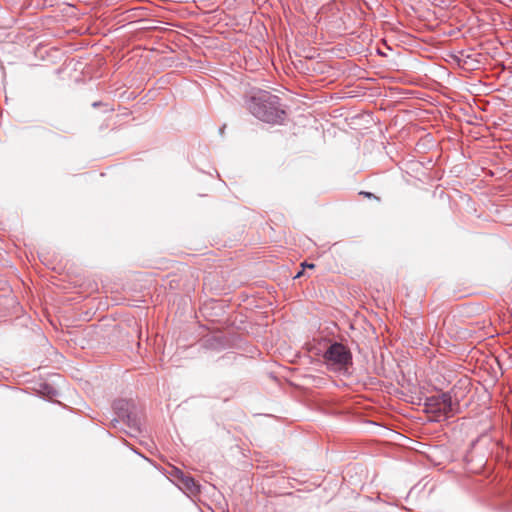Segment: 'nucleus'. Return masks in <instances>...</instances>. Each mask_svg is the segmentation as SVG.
Instances as JSON below:
<instances>
[{
	"label": "nucleus",
	"instance_id": "f03ea898",
	"mask_svg": "<svg viewBox=\"0 0 512 512\" xmlns=\"http://www.w3.org/2000/svg\"><path fill=\"white\" fill-rule=\"evenodd\" d=\"M457 406L449 393L432 395L427 397L424 403L425 411L431 414L435 421L453 416L457 412Z\"/></svg>",
	"mask_w": 512,
	"mask_h": 512
},
{
	"label": "nucleus",
	"instance_id": "f257e3e1",
	"mask_svg": "<svg viewBox=\"0 0 512 512\" xmlns=\"http://www.w3.org/2000/svg\"><path fill=\"white\" fill-rule=\"evenodd\" d=\"M249 110L258 119L267 123H281L285 116L280 98L268 91H259L252 96Z\"/></svg>",
	"mask_w": 512,
	"mask_h": 512
},
{
	"label": "nucleus",
	"instance_id": "20e7f679",
	"mask_svg": "<svg viewBox=\"0 0 512 512\" xmlns=\"http://www.w3.org/2000/svg\"><path fill=\"white\" fill-rule=\"evenodd\" d=\"M181 483L184 485V487L189 490L190 492H196L198 490V486L193 478L189 476H184L181 480Z\"/></svg>",
	"mask_w": 512,
	"mask_h": 512
},
{
	"label": "nucleus",
	"instance_id": "0eeeda50",
	"mask_svg": "<svg viewBox=\"0 0 512 512\" xmlns=\"http://www.w3.org/2000/svg\"><path fill=\"white\" fill-rule=\"evenodd\" d=\"M301 266L303 269H305V268L314 269L315 268V265L313 263H307V262H303L301 264Z\"/></svg>",
	"mask_w": 512,
	"mask_h": 512
},
{
	"label": "nucleus",
	"instance_id": "6e6552de",
	"mask_svg": "<svg viewBox=\"0 0 512 512\" xmlns=\"http://www.w3.org/2000/svg\"><path fill=\"white\" fill-rule=\"evenodd\" d=\"M302 275H303V270H302V271H300V272H298V273H297V275L295 276V278H299V277H301Z\"/></svg>",
	"mask_w": 512,
	"mask_h": 512
},
{
	"label": "nucleus",
	"instance_id": "39448f33",
	"mask_svg": "<svg viewBox=\"0 0 512 512\" xmlns=\"http://www.w3.org/2000/svg\"><path fill=\"white\" fill-rule=\"evenodd\" d=\"M172 475L175 476L176 478L180 479V481L185 476L184 473L181 470H179L178 468H173Z\"/></svg>",
	"mask_w": 512,
	"mask_h": 512
},
{
	"label": "nucleus",
	"instance_id": "7ed1b4c3",
	"mask_svg": "<svg viewBox=\"0 0 512 512\" xmlns=\"http://www.w3.org/2000/svg\"><path fill=\"white\" fill-rule=\"evenodd\" d=\"M326 361L332 365H336L338 368H346L351 364V353L341 343L332 344L324 355Z\"/></svg>",
	"mask_w": 512,
	"mask_h": 512
},
{
	"label": "nucleus",
	"instance_id": "423d86ee",
	"mask_svg": "<svg viewBox=\"0 0 512 512\" xmlns=\"http://www.w3.org/2000/svg\"><path fill=\"white\" fill-rule=\"evenodd\" d=\"M360 194H361V195H363V196H365V197H367V198H375V199L379 200V198H378V197H376L375 195H373V194H372V193H370V192H364V191H362V192H360Z\"/></svg>",
	"mask_w": 512,
	"mask_h": 512
}]
</instances>
